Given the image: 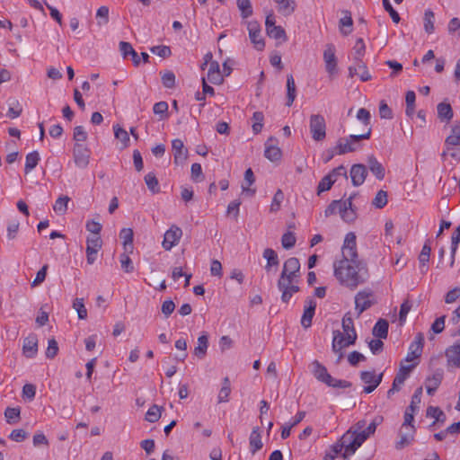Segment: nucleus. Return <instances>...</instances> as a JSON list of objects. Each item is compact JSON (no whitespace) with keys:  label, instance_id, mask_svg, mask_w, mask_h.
I'll use <instances>...</instances> for the list:
<instances>
[{"label":"nucleus","instance_id":"864d4df0","mask_svg":"<svg viewBox=\"0 0 460 460\" xmlns=\"http://www.w3.org/2000/svg\"><path fill=\"white\" fill-rule=\"evenodd\" d=\"M342 333L346 334L347 336H349V334L357 333L354 328L352 317L350 316L349 313L345 314L342 318Z\"/></svg>","mask_w":460,"mask_h":460},{"label":"nucleus","instance_id":"2eb2a0df","mask_svg":"<svg viewBox=\"0 0 460 460\" xmlns=\"http://www.w3.org/2000/svg\"><path fill=\"white\" fill-rule=\"evenodd\" d=\"M356 193L350 195L349 199L343 200L341 209V217L346 223H353L357 219V208L353 205L352 200L356 197Z\"/></svg>","mask_w":460,"mask_h":460},{"label":"nucleus","instance_id":"de8ad7c7","mask_svg":"<svg viewBox=\"0 0 460 460\" xmlns=\"http://www.w3.org/2000/svg\"><path fill=\"white\" fill-rule=\"evenodd\" d=\"M161 81L163 85L167 89H172L175 86V75L170 70L160 72Z\"/></svg>","mask_w":460,"mask_h":460},{"label":"nucleus","instance_id":"4d7b16f0","mask_svg":"<svg viewBox=\"0 0 460 460\" xmlns=\"http://www.w3.org/2000/svg\"><path fill=\"white\" fill-rule=\"evenodd\" d=\"M387 204V192L380 190L374 199L372 200V205L376 208H383Z\"/></svg>","mask_w":460,"mask_h":460},{"label":"nucleus","instance_id":"f8f14e48","mask_svg":"<svg viewBox=\"0 0 460 460\" xmlns=\"http://www.w3.org/2000/svg\"><path fill=\"white\" fill-rule=\"evenodd\" d=\"M310 132L315 141H323L326 137V122L324 117H311Z\"/></svg>","mask_w":460,"mask_h":460},{"label":"nucleus","instance_id":"b1692460","mask_svg":"<svg viewBox=\"0 0 460 460\" xmlns=\"http://www.w3.org/2000/svg\"><path fill=\"white\" fill-rule=\"evenodd\" d=\"M448 366L460 367V341L456 342L446 349Z\"/></svg>","mask_w":460,"mask_h":460},{"label":"nucleus","instance_id":"c85d7f7f","mask_svg":"<svg viewBox=\"0 0 460 460\" xmlns=\"http://www.w3.org/2000/svg\"><path fill=\"white\" fill-rule=\"evenodd\" d=\"M403 429L401 428L400 431V439L396 442L395 447L396 449H402L405 447L409 446L414 438V426L411 425L406 429L408 431L404 432L402 431Z\"/></svg>","mask_w":460,"mask_h":460},{"label":"nucleus","instance_id":"79ce46f5","mask_svg":"<svg viewBox=\"0 0 460 460\" xmlns=\"http://www.w3.org/2000/svg\"><path fill=\"white\" fill-rule=\"evenodd\" d=\"M70 199L67 196H62L56 199L53 205V210L58 215H64L68 207Z\"/></svg>","mask_w":460,"mask_h":460},{"label":"nucleus","instance_id":"6e6d98bb","mask_svg":"<svg viewBox=\"0 0 460 460\" xmlns=\"http://www.w3.org/2000/svg\"><path fill=\"white\" fill-rule=\"evenodd\" d=\"M336 181V179H332V175H325L319 182L317 186V193L320 194L323 191L329 190L333 183Z\"/></svg>","mask_w":460,"mask_h":460},{"label":"nucleus","instance_id":"a19ab883","mask_svg":"<svg viewBox=\"0 0 460 460\" xmlns=\"http://www.w3.org/2000/svg\"><path fill=\"white\" fill-rule=\"evenodd\" d=\"M236 4L243 19H247L252 15L253 10L250 0H237Z\"/></svg>","mask_w":460,"mask_h":460},{"label":"nucleus","instance_id":"4be33fe9","mask_svg":"<svg viewBox=\"0 0 460 460\" xmlns=\"http://www.w3.org/2000/svg\"><path fill=\"white\" fill-rule=\"evenodd\" d=\"M312 365L313 374L318 381L324 383L326 385L332 381V376L328 373L327 368L319 361L314 360Z\"/></svg>","mask_w":460,"mask_h":460},{"label":"nucleus","instance_id":"2f4dec72","mask_svg":"<svg viewBox=\"0 0 460 460\" xmlns=\"http://www.w3.org/2000/svg\"><path fill=\"white\" fill-rule=\"evenodd\" d=\"M417 363H414L412 365L404 366L401 364L400 369L397 372L393 383L395 384L397 386H401L403 385L404 381L410 375L411 371L416 367Z\"/></svg>","mask_w":460,"mask_h":460},{"label":"nucleus","instance_id":"58836bf2","mask_svg":"<svg viewBox=\"0 0 460 460\" xmlns=\"http://www.w3.org/2000/svg\"><path fill=\"white\" fill-rule=\"evenodd\" d=\"M263 258L267 260L265 269L267 271L270 270L272 266L279 265V258L277 252L271 248H266L263 252Z\"/></svg>","mask_w":460,"mask_h":460},{"label":"nucleus","instance_id":"6e6552de","mask_svg":"<svg viewBox=\"0 0 460 460\" xmlns=\"http://www.w3.org/2000/svg\"><path fill=\"white\" fill-rule=\"evenodd\" d=\"M91 150L82 143H75L73 147V158L76 167L85 169L90 162Z\"/></svg>","mask_w":460,"mask_h":460},{"label":"nucleus","instance_id":"a18cd8bd","mask_svg":"<svg viewBox=\"0 0 460 460\" xmlns=\"http://www.w3.org/2000/svg\"><path fill=\"white\" fill-rule=\"evenodd\" d=\"M162 415V407L154 404L152 405L146 413V420L151 423L157 421Z\"/></svg>","mask_w":460,"mask_h":460},{"label":"nucleus","instance_id":"052dcab7","mask_svg":"<svg viewBox=\"0 0 460 460\" xmlns=\"http://www.w3.org/2000/svg\"><path fill=\"white\" fill-rule=\"evenodd\" d=\"M145 181L148 189L153 192L156 193L159 191L158 181L153 172H149L145 176Z\"/></svg>","mask_w":460,"mask_h":460},{"label":"nucleus","instance_id":"4468645a","mask_svg":"<svg viewBox=\"0 0 460 460\" xmlns=\"http://www.w3.org/2000/svg\"><path fill=\"white\" fill-rule=\"evenodd\" d=\"M182 235V231L176 226H172L164 235L162 246L165 251H170L172 247L176 246Z\"/></svg>","mask_w":460,"mask_h":460},{"label":"nucleus","instance_id":"8fccbe9b","mask_svg":"<svg viewBox=\"0 0 460 460\" xmlns=\"http://www.w3.org/2000/svg\"><path fill=\"white\" fill-rule=\"evenodd\" d=\"M231 393L230 380L228 377H225L223 380L222 388L218 394V402H228L229 395Z\"/></svg>","mask_w":460,"mask_h":460},{"label":"nucleus","instance_id":"ddd939ff","mask_svg":"<svg viewBox=\"0 0 460 460\" xmlns=\"http://www.w3.org/2000/svg\"><path fill=\"white\" fill-rule=\"evenodd\" d=\"M361 140L360 138L353 137L352 135L346 138H340L335 146L336 154L344 155L358 150L360 147L359 142Z\"/></svg>","mask_w":460,"mask_h":460},{"label":"nucleus","instance_id":"e2e57ef3","mask_svg":"<svg viewBox=\"0 0 460 460\" xmlns=\"http://www.w3.org/2000/svg\"><path fill=\"white\" fill-rule=\"evenodd\" d=\"M119 262H120L122 270L125 272L130 273L134 270V266H133L132 261L126 252L120 254Z\"/></svg>","mask_w":460,"mask_h":460},{"label":"nucleus","instance_id":"aec40b11","mask_svg":"<svg viewBox=\"0 0 460 460\" xmlns=\"http://www.w3.org/2000/svg\"><path fill=\"white\" fill-rule=\"evenodd\" d=\"M276 139L270 137L265 143L264 155L271 162H277L281 159L282 152L280 148L275 144Z\"/></svg>","mask_w":460,"mask_h":460},{"label":"nucleus","instance_id":"603ef678","mask_svg":"<svg viewBox=\"0 0 460 460\" xmlns=\"http://www.w3.org/2000/svg\"><path fill=\"white\" fill-rule=\"evenodd\" d=\"M102 240L100 235H89L86 238V250L100 251Z\"/></svg>","mask_w":460,"mask_h":460},{"label":"nucleus","instance_id":"ea45409f","mask_svg":"<svg viewBox=\"0 0 460 460\" xmlns=\"http://www.w3.org/2000/svg\"><path fill=\"white\" fill-rule=\"evenodd\" d=\"M366 53V46L362 38L357 40L353 48V60L354 63L363 61V57Z\"/></svg>","mask_w":460,"mask_h":460},{"label":"nucleus","instance_id":"6ab92c4d","mask_svg":"<svg viewBox=\"0 0 460 460\" xmlns=\"http://www.w3.org/2000/svg\"><path fill=\"white\" fill-rule=\"evenodd\" d=\"M367 175V167L362 164H353L350 168V178L352 184L356 187L364 183Z\"/></svg>","mask_w":460,"mask_h":460},{"label":"nucleus","instance_id":"13d9d810","mask_svg":"<svg viewBox=\"0 0 460 460\" xmlns=\"http://www.w3.org/2000/svg\"><path fill=\"white\" fill-rule=\"evenodd\" d=\"M296 238L292 232L285 233L281 237V244L284 249L289 250L296 244Z\"/></svg>","mask_w":460,"mask_h":460},{"label":"nucleus","instance_id":"423d86ee","mask_svg":"<svg viewBox=\"0 0 460 460\" xmlns=\"http://www.w3.org/2000/svg\"><path fill=\"white\" fill-rule=\"evenodd\" d=\"M357 340V333L346 334L342 333L340 331L333 332V340H332V350L335 353H339V358L341 359L343 357L342 349L349 345H353Z\"/></svg>","mask_w":460,"mask_h":460},{"label":"nucleus","instance_id":"bb28decb","mask_svg":"<svg viewBox=\"0 0 460 460\" xmlns=\"http://www.w3.org/2000/svg\"><path fill=\"white\" fill-rule=\"evenodd\" d=\"M445 145L447 150L442 153L443 156L450 150V146H460V119L457 125L452 127L450 135L445 140Z\"/></svg>","mask_w":460,"mask_h":460},{"label":"nucleus","instance_id":"37998d69","mask_svg":"<svg viewBox=\"0 0 460 460\" xmlns=\"http://www.w3.org/2000/svg\"><path fill=\"white\" fill-rule=\"evenodd\" d=\"M119 236L122 240L123 246L126 252L128 250H132V243H133V231L131 228H123L120 233Z\"/></svg>","mask_w":460,"mask_h":460},{"label":"nucleus","instance_id":"39448f33","mask_svg":"<svg viewBox=\"0 0 460 460\" xmlns=\"http://www.w3.org/2000/svg\"><path fill=\"white\" fill-rule=\"evenodd\" d=\"M376 296L371 289L365 288L358 292L355 296L357 317H359L363 312L369 309L372 305L376 304Z\"/></svg>","mask_w":460,"mask_h":460},{"label":"nucleus","instance_id":"09e8293b","mask_svg":"<svg viewBox=\"0 0 460 460\" xmlns=\"http://www.w3.org/2000/svg\"><path fill=\"white\" fill-rule=\"evenodd\" d=\"M424 30L428 34H431L434 31V22H435V14L430 10L428 9L424 13Z\"/></svg>","mask_w":460,"mask_h":460},{"label":"nucleus","instance_id":"9b49d317","mask_svg":"<svg viewBox=\"0 0 460 460\" xmlns=\"http://www.w3.org/2000/svg\"><path fill=\"white\" fill-rule=\"evenodd\" d=\"M360 379L364 384L367 385L364 387V393L370 394L381 384L383 373L376 375L374 370L362 371L360 373Z\"/></svg>","mask_w":460,"mask_h":460},{"label":"nucleus","instance_id":"72a5a7b5","mask_svg":"<svg viewBox=\"0 0 460 460\" xmlns=\"http://www.w3.org/2000/svg\"><path fill=\"white\" fill-rule=\"evenodd\" d=\"M443 376L440 373L434 374L432 376L428 377L426 380L427 393L432 395L438 388L442 382Z\"/></svg>","mask_w":460,"mask_h":460},{"label":"nucleus","instance_id":"774afa93","mask_svg":"<svg viewBox=\"0 0 460 460\" xmlns=\"http://www.w3.org/2000/svg\"><path fill=\"white\" fill-rule=\"evenodd\" d=\"M85 228L88 232L92 234L91 235H100V233L102 229V226L100 222L92 219L86 222Z\"/></svg>","mask_w":460,"mask_h":460},{"label":"nucleus","instance_id":"4c0bfd02","mask_svg":"<svg viewBox=\"0 0 460 460\" xmlns=\"http://www.w3.org/2000/svg\"><path fill=\"white\" fill-rule=\"evenodd\" d=\"M296 84L292 75L287 76V105L290 106L296 98Z\"/></svg>","mask_w":460,"mask_h":460},{"label":"nucleus","instance_id":"412c9836","mask_svg":"<svg viewBox=\"0 0 460 460\" xmlns=\"http://www.w3.org/2000/svg\"><path fill=\"white\" fill-rule=\"evenodd\" d=\"M299 270H300V262L299 260L296 257L288 258L283 265V269L281 271L282 278L284 276H292L294 278L299 279Z\"/></svg>","mask_w":460,"mask_h":460},{"label":"nucleus","instance_id":"393cba45","mask_svg":"<svg viewBox=\"0 0 460 460\" xmlns=\"http://www.w3.org/2000/svg\"><path fill=\"white\" fill-rule=\"evenodd\" d=\"M275 3L278 12L285 17L293 14L296 9V0H275Z\"/></svg>","mask_w":460,"mask_h":460},{"label":"nucleus","instance_id":"bf43d9fd","mask_svg":"<svg viewBox=\"0 0 460 460\" xmlns=\"http://www.w3.org/2000/svg\"><path fill=\"white\" fill-rule=\"evenodd\" d=\"M96 18L99 26L107 24L109 22V8L105 5L99 7L96 12Z\"/></svg>","mask_w":460,"mask_h":460},{"label":"nucleus","instance_id":"7c9ffc66","mask_svg":"<svg viewBox=\"0 0 460 460\" xmlns=\"http://www.w3.org/2000/svg\"><path fill=\"white\" fill-rule=\"evenodd\" d=\"M249 444L251 452L252 454H255L257 451L262 448L263 444L261 441V435L259 427H255L252 429V431L251 432L249 438Z\"/></svg>","mask_w":460,"mask_h":460},{"label":"nucleus","instance_id":"473e14b6","mask_svg":"<svg viewBox=\"0 0 460 460\" xmlns=\"http://www.w3.org/2000/svg\"><path fill=\"white\" fill-rule=\"evenodd\" d=\"M388 327L389 324L386 320L379 319L373 328V335L378 339H386L388 335Z\"/></svg>","mask_w":460,"mask_h":460},{"label":"nucleus","instance_id":"f257e3e1","mask_svg":"<svg viewBox=\"0 0 460 460\" xmlns=\"http://www.w3.org/2000/svg\"><path fill=\"white\" fill-rule=\"evenodd\" d=\"M356 239L353 232L346 234L341 247V259L333 262L334 277L341 285L350 290L365 283L369 276L366 262L358 259Z\"/></svg>","mask_w":460,"mask_h":460},{"label":"nucleus","instance_id":"7ed1b4c3","mask_svg":"<svg viewBox=\"0 0 460 460\" xmlns=\"http://www.w3.org/2000/svg\"><path fill=\"white\" fill-rule=\"evenodd\" d=\"M349 128L353 137L368 139L371 135L370 117H353Z\"/></svg>","mask_w":460,"mask_h":460},{"label":"nucleus","instance_id":"c9c22d12","mask_svg":"<svg viewBox=\"0 0 460 460\" xmlns=\"http://www.w3.org/2000/svg\"><path fill=\"white\" fill-rule=\"evenodd\" d=\"M40 159V155L37 151H32L27 154L24 165V172L26 174L31 172L38 165Z\"/></svg>","mask_w":460,"mask_h":460},{"label":"nucleus","instance_id":"a211bd4d","mask_svg":"<svg viewBox=\"0 0 460 460\" xmlns=\"http://www.w3.org/2000/svg\"><path fill=\"white\" fill-rule=\"evenodd\" d=\"M38 353V339L35 334H30L23 340L22 354L28 358H33Z\"/></svg>","mask_w":460,"mask_h":460},{"label":"nucleus","instance_id":"69168bd1","mask_svg":"<svg viewBox=\"0 0 460 460\" xmlns=\"http://www.w3.org/2000/svg\"><path fill=\"white\" fill-rule=\"evenodd\" d=\"M430 252L431 247L428 241L422 246L421 252L419 255V261L421 265L425 266L426 263L429 261Z\"/></svg>","mask_w":460,"mask_h":460},{"label":"nucleus","instance_id":"0e129e2a","mask_svg":"<svg viewBox=\"0 0 460 460\" xmlns=\"http://www.w3.org/2000/svg\"><path fill=\"white\" fill-rule=\"evenodd\" d=\"M343 200H333L331 202V204L326 208L324 214L325 217H330L332 215H334L336 213H341V209L342 207Z\"/></svg>","mask_w":460,"mask_h":460},{"label":"nucleus","instance_id":"c756f323","mask_svg":"<svg viewBox=\"0 0 460 460\" xmlns=\"http://www.w3.org/2000/svg\"><path fill=\"white\" fill-rule=\"evenodd\" d=\"M367 166L370 172L376 177L377 180L381 181L385 178V167L376 160L375 156L371 155L367 158Z\"/></svg>","mask_w":460,"mask_h":460},{"label":"nucleus","instance_id":"dca6fc26","mask_svg":"<svg viewBox=\"0 0 460 460\" xmlns=\"http://www.w3.org/2000/svg\"><path fill=\"white\" fill-rule=\"evenodd\" d=\"M424 344V337L422 333L419 332L416 336L414 341L411 343L409 347V351L407 353V356L405 358V361H412L420 357L422 349Z\"/></svg>","mask_w":460,"mask_h":460},{"label":"nucleus","instance_id":"a878e982","mask_svg":"<svg viewBox=\"0 0 460 460\" xmlns=\"http://www.w3.org/2000/svg\"><path fill=\"white\" fill-rule=\"evenodd\" d=\"M119 51L123 58H127L128 56L131 57L133 65L135 66H138L140 64V58L136 50L133 49L132 45L127 41L119 42Z\"/></svg>","mask_w":460,"mask_h":460},{"label":"nucleus","instance_id":"1a4fd4ad","mask_svg":"<svg viewBox=\"0 0 460 460\" xmlns=\"http://www.w3.org/2000/svg\"><path fill=\"white\" fill-rule=\"evenodd\" d=\"M422 387H419L414 392L410 405L406 408L404 412V421L402 429H408L409 426L412 425L414 420V413L419 408V404L421 402Z\"/></svg>","mask_w":460,"mask_h":460},{"label":"nucleus","instance_id":"338daca9","mask_svg":"<svg viewBox=\"0 0 460 460\" xmlns=\"http://www.w3.org/2000/svg\"><path fill=\"white\" fill-rule=\"evenodd\" d=\"M150 51L163 58H168L172 54L170 47L164 45L154 46L150 49Z\"/></svg>","mask_w":460,"mask_h":460},{"label":"nucleus","instance_id":"e433bc0d","mask_svg":"<svg viewBox=\"0 0 460 460\" xmlns=\"http://www.w3.org/2000/svg\"><path fill=\"white\" fill-rule=\"evenodd\" d=\"M266 33L270 38L279 40V43H283L288 40L285 30L279 25L268 29Z\"/></svg>","mask_w":460,"mask_h":460},{"label":"nucleus","instance_id":"680f3d73","mask_svg":"<svg viewBox=\"0 0 460 460\" xmlns=\"http://www.w3.org/2000/svg\"><path fill=\"white\" fill-rule=\"evenodd\" d=\"M184 277V287L189 286L190 274L183 272L181 267H175L172 272V278L174 281H178L181 278Z\"/></svg>","mask_w":460,"mask_h":460},{"label":"nucleus","instance_id":"f03ea898","mask_svg":"<svg viewBox=\"0 0 460 460\" xmlns=\"http://www.w3.org/2000/svg\"><path fill=\"white\" fill-rule=\"evenodd\" d=\"M381 421L382 417L375 418L366 428L367 421L365 420H358L352 429L342 436L339 442L332 445V450L335 454H340L344 448V457L353 455L376 432V427Z\"/></svg>","mask_w":460,"mask_h":460},{"label":"nucleus","instance_id":"f3484780","mask_svg":"<svg viewBox=\"0 0 460 460\" xmlns=\"http://www.w3.org/2000/svg\"><path fill=\"white\" fill-rule=\"evenodd\" d=\"M172 149L173 153L174 164L182 165L187 160L188 150L184 147V144L181 139H173L172 141Z\"/></svg>","mask_w":460,"mask_h":460},{"label":"nucleus","instance_id":"c03bdc74","mask_svg":"<svg viewBox=\"0 0 460 460\" xmlns=\"http://www.w3.org/2000/svg\"><path fill=\"white\" fill-rule=\"evenodd\" d=\"M427 416L431 417L435 419V421L433 422V425L436 422H442L444 423L446 421V414L442 410H440L438 407L429 406L427 409Z\"/></svg>","mask_w":460,"mask_h":460},{"label":"nucleus","instance_id":"f704fd0d","mask_svg":"<svg viewBox=\"0 0 460 460\" xmlns=\"http://www.w3.org/2000/svg\"><path fill=\"white\" fill-rule=\"evenodd\" d=\"M345 15L340 20L339 26L343 35H349L352 31L353 20L349 11L344 12Z\"/></svg>","mask_w":460,"mask_h":460},{"label":"nucleus","instance_id":"cd10ccee","mask_svg":"<svg viewBox=\"0 0 460 460\" xmlns=\"http://www.w3.org/2000/svg\"><path fill=\"white\" fill-rule=\"evenodd\" d=\"M208 80L214 84H220L224 80V75L220 70L218 62H210L208 70Z\"/></svg>","mask_w":460,"mask_h":460},{"label":"nucleus","instance_id":"5fc2aeb1","mask_svg":"<svg viewBox=\"0 0 460 460\" xmlns=\"http://www.w3.org/2000/svg\"><path fill=\"white\" fill-rule=\"evenodd\" d=\"M416 94L413 91H408L405 95L406 115H413L415 111Z\"/></svg>","mask_w":460,"mask_h":460},{"label":"nucleus","instance_id":"3c124183","mask_svg":"<svg viewBox=\"0 0 460 460\" xmlns=\"http://www.w3.org/2000/svg\"><path fill=\"white\" fill-rule=\"evenodd\" d=\"M73 308L76 311L80 320L87 318V309L84 305V298H75L73 302Z\"/></svg>","mask_w":460,"mask_h":460},{"label":"nucleus","instance_id":"0eeeda50","mask_svg":"<svg viewBox=\"0 0 460 460\" xmlns=\"http://www.w3.org/2000/svg\"><path fill=\"white\" fill-rule=\"evenodd\" d=\"M323 58L325 65V70L329 76L332 77L337 75L338 59L336 57V48L332 43H328L325 45Z\"/></svg>","mask_w":460,"mask_h":460},{"label":"nucleus","instance_id":"49530a36","mask_svg":"<svg viewBox=\"0 0 460 460\" xmlns=\"http://www.w3.org/2000/svg\"><path fill=\"white\" fill-rule=\"evenodd\" d=\"M115 137L121 142V147L125 148L128 146L129 143V136L128 132L119 127V125L113 126Z\"/></svg>","mask_w":460,"mask_h":460},{"label":"nucleus","instance_id":"9d476101","mask_svg":"<svg viewBox=\"0 0 460 460\" xmlns=\"http://www.w3.org/2000/svg\"><path fill=\"white\" fill-rule=\"evenodd\" d=\"M247 30L249 31V38L257 50H263L265 48V41L261 33V26L257 21H250L247 23Z\"/></svg>","mask_w":460,"mask_h":460},{"label":"nucleus","instance_id":"5701e85b","mask_svg":"<svg viewBox=\"0 0 460 460\" xmlns=\"http://www.w3.org/2000/svg\"><path fill=\"white\" fill-rule=\"evenodd\" d=\"M306 306L301 318V324L304 328H308L312 325V320L314 315L316 308V303L314 299L308 298L306 301Z\"/></svg>","mask_w":460,"mask_h":460},{"label":"nucleus","instance_id":"20e7f679","mask_svg":"<svg viewBox=\"0 0 460 460\" xmlns=\"http://www.w3.org/2000/svg\"><path fill=\"white\" fill-rule=\"evenodd\" d=\"M298 279L294 278L292 276H284L282 278V274H280L279 279L278 280V288L281 291V300L284 303H288L292 297L294 293H296L300 290L298 285Z\"/></svg>","mask_w":460,"mask_h":460}]
</instances>
